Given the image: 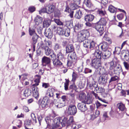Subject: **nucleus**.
I'll list each match as a JSON object with an SVG mask.
<instances>
[{
	"label": "nucleus",
	"mask_w": 129,
	"mask_h": 129,
	"mask_svg": "<svg viewBox=\"0 0 129 129\" xmlns=\"http://www.w3.org/2000/svg\"><path fill=\"white\" fill-rule=\"evenodd\" d=\"M106 19L103 18H101L99 21L94 24V27L98 31V34L100 36H101L103 33V26L106 25Z\"/></svg>",
	"instance_id": "obj_1"
},
{
	"label": "nucleus",
	"mask_w": 129,
	"mask_h": 129,
	"mask_svg": "<svg viewBox=\"0 0 129 129\" xmlns=\"http://www.w3.org/2000/svg\"><path fill=\"white\" fill-rule=\"evenodd\" d=\"M95 44V43L93 41H91L88 39L84 40L83 42L84 47L87 49H86L87 53L89 52V49L91 50L94 49Z\"/></svg>",
	"instance_id": "obj_2"
},
{
	"label": "nucleus",
	"mask_w": 129,
	"mask_h": 129,
	"mask_svg": "<svg viewBox=\"0 0 129 129\" xmlns=\"http://www.w3.org/2000/svg\"><path fill=\"white\" fill-rule=\"evenodd\" d=\"M102 61L99 59L94 58H92L90 65L92 68L97 69L102 67Z\"/></svg>",
	"instance_id": "obj_3"
},
{
	"label": "nucleus",
	"mask_w": 129,
	"mask_h": 129,
	"mask_svg": "<svg viewBox=\"0 0 129 129\" xmlns=\"http://www.w3.org/2000/svg\"><path fill=\"white\" fill-rule=\"evenodd\" d=\"M79 99L86 104H89L92 102V99L90 97L87 96L84 93H80L79 95Z\"/></svg>",
	"instance_id": "obj_4"
},
{
	"label": "nucleus",
	"mask_w": 129,
	"mask_h": 129,
	"mask_svg": "<svg viewBox=\"0 0 129 129\" xmlns=\"http://www.w3.org/2000/svg\"><path fill=\"white\" fill-rule=\"evenodd\" d=\"M74 122L73 117V116H68V117H64L62 119L61 125L62 126H64L66 124L68 126Z\"/></svg>",
	"instance_id": "obj_5"
},
{
	"label": "nucleus",
	"mask_w": 129,
	"mask_h": 129,
	"mask_svg": "<svg viewBox=\"0 0 129 129\" xmlns=\"http://www.w3.org/2000/svg\"><path fill=\"white\" fill-rule=\"evenodd\" d=\"M49 102V100L48 98L45 96L43 98L42 100L41 99L39 100L38 102L39 105L40 104L42 108H44L48 107Z\"/></svg>",
	"instance_id": "obj_6"
},
{
	"label": "nucleus",
	"mask_w": 129,
	"mask_h": 129,
	"mask_svg": "<svg viewBox=\"0 0 129 129\" xmlns=\"http://www.w3.org/2000/svg\"><path fill=\"white\" fill-rule=\"evenodd\" d=\"M35 82L36 83L35 84L32 85V91L33 92L34 96L35 97V98L37 99L38 97L39 94L38 92V88L37 86L39 85V83Z\"/></svg>",
	"instance_id": "obj_7"
},
{
	"label": "nucleus",
	"mask_w": 129,
	"mask_h": 129,
	"mask_svg": "<svg viewBox=\"0 0 129 129\" xmlns=\"http://www.w3.org/2000/svg\"><path fill=\"white\" fill-rule=\"evenodd\" d=\"M56 54L53 53V54L50 55L51 58H53L52 59L53 65L54 66H60L62 64L61 60L56 58Z\"/></svg>",
	"instance_id": "obj_8"
},
{
	"label": "nucleus",
	"mask_w": 129,
	"mask_h": 129,
	"mask_svg": "<svg viewBox=\"0 0 129 129\" xmlns=\"http://www.w3.org/2000/svg\"><path fill=\"white\" fill-rule=\"evenodd\" d=\"M77 112V108L74 105H70L68 109V113L71 115H74Z\"/></svg>",
	"instance_id": "obj_9"
},
{
	"label": "nucleus",
	"mask_w": 129,
	"mask_h": 129,
	"mask_svg": "<svg viewBox=\"0 0 129 129\" xmlns=\"http://www.w3.org/2000/svg\"><path fill=\"white\" fill-rule=\"evenodd\" d=\"M45 120L47 124L46 128H48L49 129H55L57 128L53 123H52V124H50L51 120L49 117H46L45 118Z\"/></svg>",
	"instance_id": "obj_10"
},
{
	"label": "nucleus",
	"mask_w": 129,
	"mask_h": 129,
	"mask_svg": "<svg viewBox=\"0 0 129 129\" xmlns=\"http://www.w3.org/2000/svg\"><path fill=\"white\" fill-rule=\"evenodd\" d=\"M45 35L46 37L49 39H51L53 36V33L51 29L49 28L48 29H45L44 32Z\"/></svg>",
	"instance_id": "obj_11"
},
{
	"label": "nucleus",
	"mask_w": 129,
	"mask_h": 129,
	"mask_svg": "<svg viewBox=\"0 0 129 129\" xmlns=\"http://www.w3.org/2000/svg\"><path fill=\"white\" fill-rule=\"evenodd\" d=\"M102 51L99 49L95 50V52L93 54L95 56L94 58H97L100 59L101 60L102 57Z\"/></svg>",
	"instance_id": "obj_12"
},
{
	"label": "nucleus",
	"mask_w": 129,
	"mask_h": 129,
	"mask_svg": "<svg viewBox=\"0 0 129 129\" xmlns=\"http://www.w3.org/2000/svg\"><path fill=\"white\" fill-rule=\"evenodd\" d=\"M111 52L108 50H104L102 53V57L106 59L109 58L111 56Z\"/></svg>",
	"instance_id": "obj_13"
},
{
	"label": "nucleus",
	"mask_w": 129,
	"mask_h": 129,
	"mask_svg": "<svg viewBox=\"0 0 129 129\" xmlns=\"http://www.w3.org/2000/svg\"><path fill=\"white\" fill-rule=\"evenodd\" d=\"M61 118L60 117H57L53 120L54 123H53L57 128L58 127L61 125L62 121H61Z\"/></svg>",
	"instance_id": "obj_14"
},
{
	"label": "nucleus",
	"mask_w": 129,
	"mask_h": 129,
	"mask_svg": "<svg viewBox=\"0 0 129 129\" xmlns=\"http://www.w3.org/2000/svg\"><path fill=\"white\" fill-rule=\"evenodd\" d=\"M66 53H71L74 51V48L72 45H68L66 47Z\"/></svg>",
	"instance_id": "obj_15"
},
{
	"label": "nucleus",
	"mask_w": 129,
	"mask_h": 129,
	"mask_svg": "<svg viewBox=\"0 0 129 129\" xmlns=\"http://www.w3.org/2000/svg\"><path fill=\"white\" fill-rule=\"evenodd\" d=\"M42 66H45L46 64L51 63V61L49 57L44 56L42 58Z\"/></svg>",
	"instance_id": "obj_16"
},
{
	"label": "nucleus",
	"mask_w": 129,
	"mask_h": 129,
	"mask_svg": "<svg viewBox=\"0 0 129 129\" xmlns=\"http://www.w3.org/2000/svg\"><path fill=\"white\" fill-rule=\"evenodd\" d=\"M86 103H79L78 105V109L81 112H84L87 109L86 105Z\"/></svg>",
	"instance_id": "obj_17"
},
{
	"label": "nucleus",
	"mask_w": 129,
	"mask_h": 129,
	"mask_svg": "<svg viewBox=\"0 0 129 129\" xmlns=\"http://www.w3.org/2000/svg\"><path fill=\"white\" fill-rule=\"evenodd\" d=\"M108 77L107 74L103 75L101 77V79L100 80V83L101 84H105L107 82Z\"/></svg>",
	"instance_id": "obj_18"
},
{
	"label": "nucleus",
	"mask_w": 129,
	"mask_h": 129,
	"mask_svg": "<svg viewBox=\"0 0 129 129\" xmlns=\"http://www.w3.org/2000/svg\"><path fill=\"white\" fill-rule=\"evenodd\" d=\"M48 14H51L54 11L56 8V6L53 4L49 5L48 6Z\"/></svg>",
	"instance_id": "obj_19"
},
{
	"label": "nucleus",
	"mask_w": 129,
	"mask_h": 129,
	"mask_svg": "<svg viewBox=\"0 0 129 129\" xmlns=\"http://www.w3.org/2000/svg\"><path fill=\"white\" fill-rule=\"evenodd\" d=\"M94 17L92 15L89 14L86 15L84 17V20L86 21L90 22L94 19Z\"/></svg>",
	"instance_id": "obj_20"
},
{
	"label": "nucleus",
	"mask_w": 129,
	"mask_h": 129,
	"mask_svg": "<svg viewBox=\"0 0 129 129\" xmlns=\"http://www.w3.org/2000/svg\"><path fill=\"white\" fill-rule=\"evenodd\" d=\"M43 20L42 18L40 16L37 15L35 17L34 20V21L36 25H38L41 23Z\"/></svg>",
	"instance_id": "obj_21"
},
{
	"label": "nucleus",
	"mask_w": 129,
	"mask_h": 129,
	"mask_svg": "<svg viewBox=\"0 0 129 129\" xmlns=\"http://www.w3.org/2000/svg\"><path fill=\"white\" fill-rule=\"evenodd\" d=\"M88 85H89V89L91 90L93 89L94 88L95 89V88H97L98 87V83L94 81L89 82Z\"/></svg>",
	"instance_id": "obj_22"
},
{
	"label": "nucleus",
	"mask_w": 129,
	"mask_h": 129,
	"mask_svg": "<svg viewBox=\"0 0 129 129\" xmlns=\"http://www.w3.org/2000/svg\"><path fill=\"white\" fill-rule=\"evenodd\" d=\"M83 4L84 6H85L88 8H91L93 6L90 0H84Z\"/></svg>",
	"instance_id": "obj_23"
},
{
	"label": "nucleus",
	"mask_w": 129,
	"mask_h": 129,
	"mask_svg": "<svg viewBox=\"0 0 129 129\" xmlns=\"http://www.w3.org/2000/svg\"><path fill=\"white\" fill-rule=\"evenodd\" d=\"M55 105L57 108H61L66 105V103L64 101H59L57 103H55Z\"/></svg>",
	"instance_id": "obj_24"
},
{
	"label": "nucleus",
	"mask_w": 129,
	"mask_h": 129,
	"mask_svg": "<svg viewBox=\"0 0 129 129\" xmlns=\"http://www.w3.org/2000/svg\"><path fill=\"white\" fill-rule=\"evenodd\" d=\"M51 20L49 19H45L43 22V27L44 28L47 27L51 24Z\"/></svg>",
	"instance_id": "obj_25"
},
{
	"label": "nucleus",
	"mask_w": 129,
	"mask_h": 129,
	"mask_svg": "<svg viewBox=\"0 0 129 129\" xmlns=\"http://www.w3.org/2000/svg\"><path fill=\"white\" fill-rule=\"evenodd\" d=\"M117 107L120 110L122 111H124L126 109L124 105L122 103H118L117 104Z\"/></svg>",
	"instance_id": "obj_26"
},
{
	"label": "nucleus",
	"mask_w": 129,
	"mask_h": 129,
	"mask_svg": "<svg viewBox=\"0 0 129 129\" xmlns=\"http://www.w3.org/2000/svg\"><path fill=\"white\" fill-rule=\"evenodd\" d=\"M97 12L98 14L101 16H104L106 14V11L103 9L98 10Z\"/></svg>",
	"instance_id": "obj_27"
},
{
	"label": "nucleus",
	"mask_w": 129,
	"mask_h": 129,
	"mask_svg": "<svg viewBox=\"0 0 129 129\" xmlns=\"http://www.w3.org/2000/svg\"><path fill=\"white\" fill-rule=\"evenodd\" d=\"M82 15V12L80 10H79L77 11L76 14L74 16V17L76 18L80 19Z\"/></svg>",
	"instance_id": "obj_28"
},
{
	"label": "nucleus",
	"mask_w": 129,
	"mask_h": 129,
	"mask_svg": "<svg viewBox=\"0 0 129 129\" xmlns=\"http://www.w3.org/2000/svg\"><path fill=\"white\" fill-rule=\"evenodd\" d=\"M70 57L71 59L73 60L75 62H76V60L77 58V56L74 51L71 54Z\"/></svg>",
	"instance_id": "obj_29"
},
{
	"label": "nucleus",
	"mask_w": 129,
	"mask_h": 129,
	"mask_svg": "<svg viewBox=\"0 0 129 129\" xmlns=\"http://www.w3.org/2000/svg\"><path fill=\"white\" fill-rule=\"evenodd\" d=\"M94 91L97 93H101L104 92L105 91V89L102 87H98L97 88H95Z\"/></svg>",
	"instance_id": "obj_30"
},
{
	"label": "nucleus",
	"mask_w": 129,
	"mask_h": 129,
	"mask_svg": "<svg viewBox=\"0 0 129 129\" xmlns=\"http://www.w3.org/2000/svg\"><path fill=\"white\" fill-rule=\"evenodd\" d=\"M56 58L61 60H63L64 59V55L60 50L59 52L56 55Z\"/></svg>",
	"instance_id": "obj_31"
},
{
	"label": "nucleus",
	"mask_w": 129,
	"mask_h": 129,
	"mask_svg": "<svg viewBox=\"0 0 129 129\" xmlns=\"http://www.w3.org/2000/svg\"><path fill=\"white\" fill-rule=\"evenodd\" d=\"M47 49L45 52L46 55H50H50L53 54V53H55L49 47H48V49Z\"/></svg>",
	"instance_id": "obj_32"
},
{
	"label": "nucleus",
	"mask_w": 129,
	"mask_h": 129,
	"mask_svg": "<svg viewBox=\"0 0 129 129\" xmlns=\"http://www.w3.org/2000/svg\"><path fill=\"white\" fill-rule=\"evenodd\" d=\"M24 94L26 97H27L31 95V90L28 88L24 90Z\"/></svg>",
	"instance_id": "obj_33"
},
{
	"label": "nucleus",
	"mask_w": 129,
	"mask_h": 129,
	"mask_svg": "<svg viewBox=\"0 0 129 129\" xmlns=\"http://www.w3.org/2000/svg\"><path fill=\"white\" fill-rule=\"evenodd\" d=\"M116 62H115V63L114 62H112L111 63L110 66L109 68L110 71H109V73L110 74L113 70L114 68L116 67Z\"/></svg>",
	"instance_id": "obj_34"
},
{
	"label": "nucleus",
	"mask_w": 129,
	"mask_h": 129,
	"mask_svg": "<svg viewBox=\"0 0 129 129\" xmlns=\"http://www.w3.org/2000/svg\"><path fill=\"white\" fill-rule=\"evenodd\" d=\"M101 46V48L102 49L103 51L104 50H107V49L108 47V45L107 43L106 42H104L102 44Z\"/></svg>",
	"instance_id": "obj_35"
},
{
	"label": "nucleus",
	"mask_w": 129,
	"mask_h": 129,
	"mask_svg": "<svg viewBox=\"0 0 129 129\" xmlns=\"http://www.w3.org/2000/svg\"><path fill=\"white\" fill-rule=\"evenodd\" d=\"M39 37V36L37 34H35V35H33L32 38V44H36L37 42V39Z\"/></svg>",
	"instance_id": "obj_36"
},
{
	"label": "nucleus",
	"mask_w": 129,
	"mask_h": 129,
	"mask_svg": "<svg viewBox=\"0 0 129 129\" xmlns=\"http://www.w3.org/2000/svg\"><path fill=\"white\" fill-rule=\"evenodd\" d=\"M108 10L111 13H114L116 12L117 9L116 8L111 5L109 7Z\"/></svg>",
	"instance_id": "obj_37"
},
{
	"label": "nucleus",
	"mask_w": 129,
	"mask_h": 129,
	"mask_svg": "<svg viewBox=\"0 0 129 129\" xmlns=\"http://www.w3.org/2000/svg\"><path fill=\"white\" fill-rule=\"evenodd\" d=\"M70 30L69 28H65L64 31L63 35L66 37H68L70 35Z\"/></svg>",
	"instance_id": "obj_38"
},
{
	"label": "nucleus",
	"mask_w": 129,
	"mask_h": 129,
	"mask_svg": "<svg viewBox=\"0 0 129 129\" xmlns=\"http://www.w3.org/2000/svg\"><path fill=\"white\" fill-rule=\"evenodd\" d=\"M74 62H75L73 60L68 59L67 61V66L70 67L73 66L74 65Z\"/></svg>",
	"instance_id": "obj_39"
},
{
	"label": "nucleus",
	"mask_w": 129,
	"mask_h": 129,
	"mask_svg": "<svg viewBox=\"0 0 129 129\" xmlns=\"http://www.w3.org/2000/svg\"><path fill=\"white\" fill-rule=\"evenodd\" d=\"M64 29L61 26H59L57 32L59 35H63Z\"/></svg>",
	"instance_id": "obj_40"
},
{
	"label": "nucleus",
	"mask_w": 129,
	"mask_h": 129,
	"mask_svg": "<svg viewBox=\"0 0 129 129\" xmlns=\"http://www.w3.org/2000/svg\"><path fill=\"white\" fill-rule=\"evenodd\" d=\"M80 41L81 42H83V41L86 40H87L86 39V35L85 34H81V36L80 37Z\"/></svg>",
	"instance_id": "obj_41"
},
{
	"label": "nucleus",
	"mask_w": 129,
	"mask_h": 129,
	"mask_svg": "<svg viewBox=\"0 0 129 129\" xmlns=\"http://www.w3.org/2000/svg\"><path fill=\"white\" fill-rule=\"evenodd\" d=\"M35 78L34 80L35 82H37L38 83L40 82V80L41 78V75H36L35 76Z\"/></svg>",
	"instance_id": "obj_42"
},
{
	"label": "nucleus",
	"mask_w": 129,
	"mask_h": 129,
	"mask_svg": "<svg viewBox=\"0 0 129 129\" xmlns=\"http://www.w3.org/2000/svg\"><path fill=\"white\" fill-rule=\"evenodd\" d=\"M78 89V88L75 84L74 83L73 84L70 85L69 87V90L71 89H74L75 91H76Z\"/></svg>",
	"instance_id": "obj_43"
},
{
	"label": "nucleus",
	"mask_w": 129,
	"mask_h": 129,
	"mask_svg": "<svg viewBox=\"0 0 129 129\" xmlns=\"http://www.w3.org/2000/svg\"><path fill=\"white\" fill-rule=\"evenodd\" d=\"M58 27L59 26H57L56 24H53L51 26L50 29L52 30V31L54 32L57 31Z\"/></svg>",
	"instance_id": "obj_44"
},
{
	"label": "nucleus",
	"mask_w": 129,
	"mask_h": 129,
	"mask_svg": "<svg viewBox=\"0 0 129 129\" xmlns=\"http://www.w3.org/2000/svg\"><path fill=\"white\" fill-rule=\"evenodd\" d=\"M70 7L72 10H74L78 8V6L74 3H72L70 5Z\"/></svg>",
	"instance_id": "obj_45"
},
{
	"label": "nucleus",
	"mask_w": 129,
	"mask_h": 129,
	"mask_svg": "<svg viewBox=\"0 0 129 129\" xmlns=\"http://www.w3.org/2000/svg\"><path fill=\"white\" fill-rule=\"evenodd\" d=\"M28 10L30 13H32L35 11L36 8L34 6H31L28 8Z\"/></svg>",
	"instance_id": "obj_46"
},
{
	"label": "nucleus",
	"mask_w": 129,
	"mask_h": 129,
	"mask_svg": "<svg viewBox=\"0 0 129 129\" xmlns=\"http://www.w3.org/2000/svg\"><path fill=\"white\" fill-rule=\"evenodd\" d=\"M92 72V69L88 68H86L84 69V72L85 74H87L91 73Z\"/></svg>",
	"instance_id": "obj_47"
},
{
	"label": "nucleus",
	"mask_w": 129,
	"mask_h": 129,
	"mask_svg": "<svg viewBox=\"0 0 129 129\" xmlns=\"http://www.w3.org/2000/svg\"><path fill=\"white\" fill-rule=\"evenodd\" d=\"M116 65L117 66L116 67L118 71V73H120L122 71V70L121 66L119 64H116Z\"/></svg>",
	"instance_id": "obj_48"
},
{
	"label": "nucleus",
	"mask_w": 129,
	"mask_h": 129,
	"mask_svg": "<svg viewBox=\"0 0 129 129\" xmlns=\"http://www.w3.org/2000/svg\"><path fill=\"white\" fill-rule=\"evenodd\" d=\"M78 75L76 73L74 72H73V74L72 75V81H75L76 80V78L78 77Z\"/></svg>",
	"instance_id": "obj_49"
},
{
	"label": "nucleus",
	"mask_w": 129,
	"mask_h": 129,
	"mask_svg": "<svg viewBox=\"0 0 129 129\" xmlns=\"http://www.w3.org/2000/svg\"><path fill=\"white\" fill-rule=\"evenodd\" d=\"M54 21L58 25H63V23L59 19H54Z\"/></svg>",
	"instance_id": "obj_50"
},
{
	"label": "nucleus",
	"mask_w": 129,
	"mask_h": 129,
	"mask_svg": "<svg viewBox=\"0 0 129 129\" xmlns=\"http://www.w3.org/2000/svg\"><path fill=\"white\" fill-rule=\"evenodd\" d=\"M45 65V66H43L45 67V69L47 71H49L51 69V63L47 64Z\"/></svg>",
	"instance_id": "obj_51"
},
{
	"label": "nucleus",
	"mask_w": 129,
	"mask_h": 129,
	"mask_svg": "<svg viewBox=\"0 0 129 129\" xmlns=\"http://www.w3.org/2000/svg\"><path fill=\"white\" fill-rule=\"evenodd\" d=\"M95 104L96 105V108L97 109L99 107L100 108H103V105L101 103L98 101H97L95 102Z\"/></svg>",
	"instance_id": "obj_52"
},
{
	"label": "nucleus",
	"mask_w": 129,
	"mask_h": 129,
	"mask_svg": "<svg viewBox=\"0 0 129 129\" xmlns=\"http://www.w3.org/2000/svg\"><path fill=\"white\" fill-rule=\"evenodd\" d=\"M29 32L30 36H33L35 35V34H36L35 32V30L33 29H30L29 28Z\"/></svg>",
	"instance_id": "obj_53"
},
{
	"label": "nucleus",
	"mask_w": 129,
	"mask_h": 129,
	"mask_svg": "<svg viewBox=\"0 0 129 129\" xmlns=\"http://www.w3.org/2000/svg\"><path fill=\"white\" fill-rule=\"evenodd\" d=\"M48 10L46 8H42L41 10L39 11V13L41 14L42 13H48Z\"/></svg>",
	"instance_id": "obj_54"
},
{
	"label": "nucleus",
	"mask_w": 129,
	"mask_h": 129,
	"mask_svg": "<svg viewBox=\"0 0 129 129\" xmlns=\"http://www.w3.org/2000/svg\"><path fill=\"white\" fill-rule=\"evenodd\" d=\"M118 77L116 76L111 77L109 81V83H110L112 81H116L118 79Z\"/></svg>",
	"instance_id": "obj_55"
},
{
	"label": "nucleus",
	"mask_w": 129,
	"mask_h": 129,
	"mask_svg": "<svg viewBox=\"0 0 129 129\" xmlns=\"http://www.w3.org/2000/svg\"><path fill=\"white\" fill-rule=\"evenodd\" d=\"M48 47L46 46L44 44L42 43L41 45L40 48L44 50L45 51H46V50L48 49Z\"/></svg>",
	"instance_id": "obj_56"
},
{
	"label": "nucleus",
	"mask_w": 129,
	"mask_h": 129,
	"mask_svg": "<svg viewBox=\"0 0 129 129\" xmlns=\"http://www.w3.org/2000/svg\"><path fill=\"white\" fill-rule=\"evenodd\" d=\"M113 70V72L112 71L111 74H110V75L111 76L114 74H117L118 72V71L117 69V67H115V68H114Z\"/></svg>",
	"instance_id": "obj_57"
},
{
	"label": "nucleus",
	"mask_w": 129,
	"mask_h": 129,
	"mask_svg": "<svg viewBox=\"0 0 129 129\" xmlns=\"http://www.w3.org/2000/svg\"><path fill=\"white\" fill-rule=\"evenodd\" d=\"M31 116L33 121L35 122V123H36L37 122L36 118L34 113H32L31 114Z\"/></svg>",
	"instance_id": "obj_58"
},
{
	"label": "nucleus",
	"mask_w": 129,
	"mask_h": 129,
	"mask_svg": "<svg viewBox=\"0 0 129 129\" xmlns=\"http://www.w3.org/2000/svg\"><path fill=\"white\" fill-rule=\"evenodd\" d=\"M117 17L119 20H122L124 17V15L122 13H121L117 15Z\"/></svg>",
	"instance_id": "obj_59"
},
{
	"label": "nucleus",
	"mask_w": 129,
	"mask_h": 129,
	"mask_svg": "<svg viewBox=\"0 0 129 129\" xmlns=\"http://www.w3.org/2000/svg\"><path fill=\"white\" fill-rule=\"evenodd\" d=\"M123 64L126 70L129 69V64L126 62H124Z\"/></svg>",
	"instance_id": "obj_60"
},
{
	"label": "nucleus",
	"mask_w": 129,
	"mask_h": 129,
	"mask_svg": "<svg viewBox=\"0 0 129 129\" xmlns=\"http://www.w3.org/2000/svg\"><path fill=\"white\" fill-rule=\"evenodd\" d=\"M49 85L48 83H42V87L45 88H47L49 87Z\"/></svg>",
	"instance_id": "obj_61"
},
{
	"label": "nucleus",
	"mask_w": 129,
	"mask_h": 129,
	"mask_svg": "<svg viewBox=\"0 0 129 129\" xmlns=\"http://www.w3.org/2000/svg\"><path fill=\"white\" fill-rule=\"evenodd\" d=\"M75 28L76 29H81V25L79 23L76 24L75 26Z\"/></svg>",
	"instance_id": "obj_62"
},
{
	"label": "nucleus",
	"mask_w": 129,
	"mask_h": 129,
	"mask_svg": "<svg viewBox=\"0 0 129 129\" xmlns=\"http://www.w3.org/2000/svg\"><path fill=\"white\" fill-rule=\"evenodd\" d=\"M60 47V46L59 44H56L55 46L54 49L56 50H57L59 49Z\"/></svg>",
	"instance_id": "obj_63"
},
{
	"label": "nucleus",
	"mask_w": 129,
	"mask_h": 129,
	"mask_svg": "<svg viewBox=\"0 0 129 129\" xmlns=\"http://www.w3.org/2000/svg\"><path fill=\"white\" fill-rule=\"evenodd\" d=\"M124 60H125L126 61H129V56L127 55L126 54H125L124 56Z\"/></svg>",
	"instance_id": "obj_64"
}]
</instances>
